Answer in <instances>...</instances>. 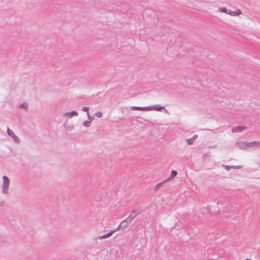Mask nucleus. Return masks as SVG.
<instances>
[{"label": "nucleus", "instance_id": "obj_4", "mask_svg": "<svg viewBox=\"0 0 260 260\" xmlns=\"http://www.w3.org/2000/svg\"><path fill=\"white\" fill-rule=\"evenodd\" d=\"M142 212V210L139 209L133 210L128 218L132 221L136 217L137 215L140 214Z\"/></svg>", "mask_w": 260, "mask_h": 260}, {"label": "nucleus", "instance_id": "obj_22", "mask_svg": "<svg viewBox=\"0 0 260 260\" xmlns=\"http://www.w3.org/2000/svg\"><path fill=\"white\" fill-rule=\"evenodd\" d=\"M5 205V203L3 201L0 202V209L3 208Z\"/></svg>", "mask_w": 260, "mask_h": 260}, {"label": "nucleus", "instance_id": "obj_11", "mask_svg": "<svg viewBox=\"0 0 260 260\" xmlns=\"http://www.w3.org/2000/svg\"><path fill=\"white\" fill-rule=\"evenodd\" d=\"M151 108L150 110H154L157 111H160L162 109H165L164 107L161 106L159 105H156L153 106H150Z\"/></svg>", "mask_w": 260, "mask_h": 260}, {"label": "nucleus", "instance_id": "obj_9", "mask_svg": "<svg viewBox=\"0 0 260 260\" xmlns=\"http://www.w3.org/2000/svg\"><path fill=\"white\" fill-rule=\"evenodd\" d=\"M248 147H254L255 148L260 147V141H253L251 142H247Z\"/></svg>", "mask_w": 260, "mask_h": 260}, {"label": "nucleus", "instance_id": "obj_5", "mask_svg": "<svg viewBox=\"0 0 260 260\" xmlns=\"http://www.w3.org/2000/svg\"><path fill=\"white\" fill-rule=\"evenodd\" d=\"M132 221L129 220V219L127 217L126 219L122 221L120 224L119 225V228H121L122 230H124L127 226L129 223H130Z\"/></svg>", "mask_w": 260, "mask_h": 260}, {"label": "nucleus", "instance_id": "obj_16", "mask_svg": "<svg viewBox=\"0 0 260 260\" xmlns=\"http://www.w3.org/2000/svg\"><path fill=\"white\" fill-rule=\"evenodd\" d=\"M91 121L90 120L85 121L83 122V125L85 127H89L90 126Z\"/></svg>", "mask_w": 260, "mask_h": 260}, {"label": "nucleus", "instance_id": "obj_6", "mask_svg": "<svg viewBox=\"0 0 260 260\" xmlns=\"http://www.w3.org/2000/svg\"><path fill=\"white\" fill-rule=\"evenodd\" d=\"M235 145L240 149H245L248 147L247 142H237Z\"/></svg>", "mask_w": 260, "mask_h": 260}, {"label": "nucleus", "instance_id": "obj_14", "mask_svg": "<svg viewBox=\"0 0 260 260\" xmlns=\"http://www.w3.org/2000/svg\"><path fill=\"white\" fill-rule=\"evenodd\" d=\"M177 175V171H176L175 170L172 171L171 176L166 180L167 181L168 180L173 179Z\"/></svg>", "mask_w": 260, "mask_h": 260}, {"label": "nucleus", "instance_id": "obj_12", "mask_svg": "<svg viewBox=\"0 0 260 260\" xmlns=\"http://www.w3.org/2000/svg\"><path fill=\"white\" fill-rule=\"evenodd\" d=\"M114 233V231H111L110 232H109L108 233L104 235H103V236H99L98 239H106V238H108L109 237H110V236H112V235Z\"/></svg>", "mask_w": 260, "mask_h": 260}, {"label": "nucleus", "instance_id": "obj_10", "mask_svg": "<svg viewBox=\"0 0 260 260\" xmlns=\"http://www.w3.org/2000/svg\"><path fill=\"white\" fill-rule=\"evenodd\" d=\"M131 109L133 110H150L151 108L150 106L148 107H137V106H133L131 107Z\"/></svg>", "mask_w": 260, "mask_h": 260}, {"label": "nucleus", "instance_id": "obj_13", "mask_svg": "<svg viewBox=\"0 0 260 260\" xmlns=\"http://www.w3.org/2000/svg\"><path fill=\"white\" fill-rule=\"evenodd\" d=\"M198 137V136L195 135L191 138L187 139V142L189 145H191L192 144L193 142L195 140V139Z\"/></svg>", "mask_w": 260, "mask_h": 260}, {"label": "nucleus", "instance_id": "obj_17", "mask_svg": "<svg viewBox=\"0 0 260 260\" xmlns=\"http://www.w3.org/2000/svg\"><path fill=\"white\" fill-rule=\"evenodd\" d=\"M166 181H167V180H165V181H163V182H160V183H158V184L155 186V190H157V189H158L160 187H161L162 186V184H164V183H165V182H166Z\"/></svg>", "mask_w": 260, "mask_h": 260}, {"label": "nucleus", "instance_id": "obj_7", "mask_svg": "<svg viewBox=\"0 0 260 260\" xmlns=\"http://www.w3.org/2000/svg\"><path fill=\"white\" fill-rule=\"evenodd\" d=\"M247 129V127L245 126H238L232 129L233 133H240L243 130Z\"/></svg>", "mask_w": 260, "mask_h": 260}, {"label": "nucleus", "instance_id": "obj_1", "mask_svg": "<svg viewBox=\"0 0 260 260\" xmlns=\"http://www.w3.org/2000/svg\"><path fill=\"white\" fill-rule=\"evenodd\" d=\"M10 185V180L6 176L3 177V183L2 185V190L4 194H7L9 193V188Z\"/></svg>", "mask_w": 260, "mask_h": 260}, {"label": "nucleus", "instance_id": "obj_15", "mask_svg": "<svg viewBox=\"0 0 260 260\" xmlns=\"http://www.w3.org/2000/svg\"><path fill=\"white\" fill-rule=\"evenodd\" d=\"M20 108L26 110L28 108V104L26 102H23L20 105Z\"/></svg>", "mask_w": 260, "mask_h": 260}, {"label": "nucleus", "instance_id": "obj_25", "mask_svg": "<svg viewBox=\"0 0 260 260\" xmlns=\"http://www.w3.org/2000/svg\"><path fill=\"white\" fill-rule=\"evenodd\" d=\"M246 260H251V259H246Z\"/></svg>", "mask_w": 260, "mask_h": 260}, {"label": "nucleus", "instance_id": "obj_24", "mask_svg": "<svg viewBox=\"0 0 260 260\" xmlns=\"http://www.w3.org/2000/svg\"><path fill=\"white\" fill-rule=\"evenodd\" d=\"M122 230V228H119V226L116 229H115V230H113V231H114V232H115L116 231H119V230Z\"/></svg>", "mask_w": 260, "mask_h": 260}, {"label": "nucleus", "instance_id": "obj_26", "mask_svg": "<svg viewBox=\"0 0 260 260\" xmlns=\"http://www.w3.org/2000/svg\"><path fill=\"white\" fill-rule=\"evenodd\" d=\"M259 166L260 167V163L259 164Z\"/></svg>", "mask_w": 260, "mask_h": 260}, {"label": "nucleus", "instance_id": "obj_8", "mask_svg": "<svg viewBox=\"0 0 260 260\" xmlns=\"http://www.w3.org/2000/svg\"><path fill=\"white\" fill-rule=\"evenodd\" d=\"M78 115V113L77 112L75 111H72L69 112H66L63 114V116L64 117H68V118H72L73 116H77Z\"/></svg>", "mask_w": 260, "mask_h": 260}, {"label": "nucleus", "instance_id": "obj_23", "mask_svg": "<svg viewBox=\"0 0 260 260\" xmlns=\"http://www.w3.org/2000/svg\"><path fill=\"white\" fill-rule=\"evenodd\" d=\"M82 109L83 111L87 112V113L88 112L89 108L88 107H83Z\"/></svg>", "mask_w": 260, "mask_h": 260}, {"label": "nucleus", "instance_id": "obj_3", "mask_svg": "<svg viewBox=\"0 0 260 260\" xmlns=\"http://www.w3.org/2000/svg\"><path fill=\"white\" fill-rule=\"evenodd\" d=\"M7 133L8 135L13 139L15 142L17 144L20 143V140L18 137L15 135L13 131L10 129L9 127L7 128Z\"/></svg>", "mask_w": 260, "mask_h": 260}, {"label": "nucleus", "instance_id": "obj_2", "mask_svg": "<svg viewBox=\"0 0 260 260\" xmlns=\"http://www.w3.org/2000/svg\"><path fill=\"white\" fill-rule=\"evenodd\" d=\"M219 11L221 12L229 14L231 16H239L242 13L241 10L239 9H237L235 11H232L231 10L226 9V8L225 7L219 8Z\"/></svg>", "mask_w": 260, "mask_h": 260}, {"label": "nucleus", "instance_id": "obj_21", "mask_svg": "<svg viewBox=\"0 0 260 260\" xmlns=\"http://www.w3.org/2000/svg\"><path fill=\"white\" fill-rule=\"evenodd\" d=\"M231 168L232 169H241V168H242V166H231Z\"/></svg>", "mask_w": 260, "mask_h": 260}, {"label": "nucleus", "instance_id": "obj_20", "mask_svg": "<svg viewBox=\"0 0 260 260\" xmlns=\"http://www.w3.org/2000/svg\"><path fill=\"white\" fill-rule=\"evenodd\" d=\"M87 117H88V120H90V121H92L93 119V117H91L90 115H89V112H87Z\"/></svg>", "mask_w": 260, "mask_h": 260}, {"label": "nucleus", "instance_id": "obj_19", "mask_svg": "<svg viewBox=\"0 0 260 260\" xmlns=\"http://www.w3.org/2000/svg\"><path fill=\"white\" fill-rule=\"evenodd\" d=\"M222 167L224 168L226 170L229 171L231 168V166L223 165Z\"/></svg>", "mask_w": 260, "mask_h": 260}, {"label": "nucleus", "instance_id": "obj_18", "mask_svg": "<svg viewBox=\"0 0 260 260\" xmlns=\"http://www.w3.org/2000/svg\"><path fill=\"white\" fill-rule=\"evenodd\" d=\"M95 115L99 118H101L102 117L103 114L101 112H98L95 113Z\"/></svg>", "mask_w": 260, "mask_h": 260}]
</instances>
